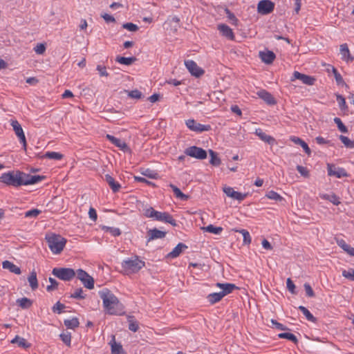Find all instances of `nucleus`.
I'll return each instance as SVG.
<instances>
[{"instance_id": "f257e3e1", "label": "nucleus", "mask_w": 354, "mask_h": 354, "mask_svg": "<svg viewBox=\"0 0 354 354\" xmlns=\"http://www.w3.org/2000/svg\"><path fill=\"white\" fill-rule=\"evenodd\" d=\"M98 294L102 299L106 313L112 315H121L124 313L122 304L111 290L103 288L98 292Z\"/></svg>"}, {"instance_id": "f03ea898", "label": "nucleus", "mask_w": 354, "mask_h": 354, "mask_svg": "<svg viewBox=\"0 0 354 354\" xmlns=\"http://www.w3.org/2000/svg\"><path fill=\"white\" fill-rule=\"evenodd\" d=\"M23 176L24 172L19 170H12L3 173L0 176V183L7 186L14 187L24 185Z\"/></svg>"}, {"instance_id": "7ed1b4c3", "label": "nucleus", "mask_w": 354, "mask_h": 354, "mask_svg": "<svg viewBox=\"0 0 354 354\" xmlns=\"http://www.w3.org/2000/svg\"><path fill=\"white\" fill-rule=\"evenodd\" d=\"M46 240L51 252L56 254L61 253L66 243V239L59 234H46Z\"/></svg>"}, {"instance_id": "20e7f679", "label": "nucleus", "mask_w": 354, "mask_h": 354, "mask_svg": "<svg viewBox=\"0 0 354 354\" xmlns=\"http://www.w3.org/2000/svg\"><path fill=\"white\" fill-rule=\"evenodd\" d=\"M145 266V262L140 260L139 257L136 255L132 259H127L122 261V267L126 271L136 273Z\"/></svg>"}, {"instance_id": "39448f33", "label": "nucleus", "mask_w": 354, "mask_h": 354, "mask_svg": "<svg viewBox=\"0 0 354 354\" xmlns=\"http://www.w3.org/2000/svg\"><path fill=\"white\" fill-rule=\"evenodd\" d=\"M52 274L63 281H70L75 276V270L69 268H55Z\"/></svg>"}, {"instance_id": "423d86ee", "label": "nucleus", "mask_w": 354, "mask_h": 354, "mask_svg": "<svg viewBox=\"0 0 354 354\" xmlns=\"http://www.w3.org/2000/svg\"><path fill=\"white\" fill-rule=\"evenodd\" d=\"M187 127L192 131L200 133L204 131H209L212 129L209 124H202L194 119H189L185 121Z\"/></svg>"}, {"instance_id": "0eeeda50", "label": "nucleus", "mask_w": 354, "mask_h": 354, "mask_svg": "<svg viewBox=\"0 0 354 354\" xmlns=\"http://www.w3.org/2000/svg\"><path fill=\"white\" fill-rule=\"evenodd\" d=\"M185 153L187 156L199 159V160H203L207 158V152L205 149L196 147V146H192L189 147H187L185 150Z\"/></svg>"}, {"instance_id": "6e6552de", "label": "nucleus", "mask_w": 354, "mask_h": 354, "mask_svg": "<svg viewBox=\"0 0 354 354\" xmlns=\"http://www.w3.org/2000/svg\"><path fill=\"white\" fill-rule=\"evenodd\" d=\"M296 80H299L302 83L308 86L313 85L316 81V79L313 76L301 73L299 71H295L290 77L291 82H294Z\"/></svg>"}, {"instance_id": "1a4fd4ad", "label": "nucleus", "mask_w": 354, "mask_h": 354, "mask_svg": "<svg viewBox=\"0 0 354 354\" xmlns=\"http://www.w3.org/2000/svg\"><path fill=\"white\" fill-rule=\"evenodd\" d=\"M185 65L192 75L196 77H199L204 73V71L193 60H185Z\"/></svg>"}, {"instance_id": "9d476101", "label": "nucleus", "mask_w": 354, "mask_h": 354, "mask_svg": "<svg viewBox=\"0 0 354 354\" xmlns=\"http://www.w3.org/2000/svg\"><path fill=\"white\" fill-rule=\"evenodd\" d=\"M274 8V3L270 0H261L257 5V10L261 15H268Z\"/></svg>"}, {"instance_id": "9b49d317", "label": "nucleus", "mask_w": 354, "mask_h": 354, "mask_svg": "<svg viewBox=\"0 0 354 354\" xmlns=\"http://www.w3.org/2000/svg\"><path fill=\"white\" fill-rule=\"evenodd\" d=\"M223 192L225 194L227 197L232 198V199H244L249 196L248 193H241L234 190L232 187H224Z\"/></svg>"}, {"instance_id": "f8f14e48", "label": "nucleus", "mask_w": 354, "mask_h": 354, "mask_svg": "<svg viewBox=\"0 0 354 354\" xmlns=\"http://www.w3.org/2000/svg\"><path fill=\"white\" fill-rule=\"evenodd\" d=\"M106 138L111 142L113 145H114L115 147H118L120 149H121L123 151H129V147H128L127 144L122 140L120 138H118L112 135L106 134Z\"/></svg>"}, {"instance_id": "ddd939ff", "label": "nucleus", "mask_w": 354, "mask_h": 354, "mask_svg": "<svg viewBox=\"0 0 354 354\" xmlns=\"http://www.w3.org/2000/svg\"><path fill=\"white\" fill-rule=\"evenodd\" d=\"M216 286L221 288V291L220 292L223 297L232 293L234 290L238 289L239 288L236 286L234 283H216Z\"/></svg>"}, {"instance_id": "4468645a", "label": "nucleus", "mask_w": 354, "mask_h": 354, "mask_svg": "<svg viewBox=\"0 0 354 354\" xmlns=\"http://www.w3.org/2000/svg\"><path fill=\"white\" fill-rule=\"evenodd\" d=\"M45 178H46L45 176H40V175L32 176V175L24 173V176H23L24 185H34L39 182L42 181Z\"/></svg>"}, {"instance_id": "2eb2a0df", "label": "nucleus", "mask_w": 354, "mask_h": 354, "mask_svg": "<svg viewBox=\"0 0 354 354\" xmlns=\"http://www.w3.org/2000/svg\"><path fill=\"white\" fill-rule=\"evenodd\" d=\"M257 95L269 105H274L277 103L272 95L265 89L259 90L257 91Z\"/></svg>"}, {"instance_id": "dca6fc26", "label": "nucleus", "mask_w": 354, "mask_h": 354, "mask_svg": "<svg viewBox=\"0 0 354 354\" xmlns=\"http://www.w3.org/2000/svg\"><path fill=\"white\" fill-rule=\"evenodd\" d=\"M218 30L220 33L230 40H234L235 38L232 29L226 24H221L218 25Z\"/></svg>"}, {"instance_id": "f3484780", "label": "nucleus", "mask_w": 354, "mask_h": 354, "mask_svg": "<svg viewBox=\"0 0 354 354\" xmlns=\"http://www.w3.org/2000/svg\"><path fill=\"white\" fill-rule=\"evenodd\" d=\"M259 57L261 61L266 64H272L276 58L275 54L271 50L261 51Z\"/></svg>"}, {"instance_id": "a211bd4d", "label": "nucleus", "mask_w": 354, "mask_h": 354, "mask_svg": "<svg viewBox=\"0 0 354 354\" xmlns=\"http://www.w3.org/2000/svg\"><path fill=\"white\" fill-rule=\"evenodd\" d=\"M254 133L259 138V139L269 145H273L275 143V139L271 136L266 134L260 128L256 129Z\"/></svg>"}, {"instance_id": "6ab92c4d", "label": "nucleus", "mask_w": 354, "mask_h": 354, "mask_svg": "<svg viewBox=\"0 0 354 354\" xmlns=\"http://www.w3.org/2000/svg\"><path fill=\"white\" fill-rule=\"evenodd\" d=\"M339 53L342 60L346 61L347 62H352L353 60V57H352L351 55L350 50L347 44L345 43L340 45Z\"/></svg>"}, {"instance_id": "aec40b11", "label": "nucleus", "mask_w": 354, "mask_h": 354, "mask_svg": "<svg viewBox=\"0 0 354 354\" xmlns=\"http://www.w3.org/2000/svg\"><path fill=\"white\" fill-rule=\"evenodd\" d=\"M111 346V354H127L120 343L115 342V336H112V339L109 342Z\"/></svg>"}, {"instance_id": "412c9836", "label": "nucleus", "mask_w": 354, "mask_h": 354, "mask_svg": "<svg viewBox=\"0 0 354 354\" xmlns=\"http://www.w3.org/2000/svg\"><path fill=\"white\" fill-rule=\"evenodd\" d=\"M145 216L147 218H151L156 221H161L163 212L156 211L153 207H149L145 209Z\"/></svg>"}, {"instance_id": "4be33fe9", "label": "nucleus", "mask_w": 354, "mask_h": 354, "mask_svg": "<svg viewBox=\"0 0 354 354\" xmlns=\"http://www.w3.org/2000/svg\"><path fill=\"white\" fill-rule=\"evenodd\" d=\"M166 232L161 231L157 228L149 230L147 232V235L149 236L147 241H150L153 239H162L166 236Z\"/></svg>"}, {"instance_id": "5701e85b", "label": "nucleus", "mask_w": 354, "mask_h": 354, "mask_svg": "<svg viewBox=\"0 0 354 354\" xmlns=\"http://www.w3.org/2000/svg\"><path fill=\"white\" fill-rule=\"evenodd\" d=\"M104 180L109 185L113 192L119 191L121 188L120 184L116 181L110 174H105Z\"/></svg>"}, {"instance_id": "b1692460", "label": "nucleus", "mask_w": 354, "mask_h": 354, "mask_svg": "<svg viewBox=\"0 0 354 354\" xmlns=\"http://www.w3.org/2000/svg\"><path fill=\"white\" fill-rule=\"evenodd\" d=\"M328 175L334 176L337 178H341L342 176H347L346 172L344 169L338 168V169L336 170V169L333 166L330 165H328Z\"/></svg>"}, {"instance_id": "393cba45", "label": "nucleus", "mask_w": 354, "mask_h": 354, "mask_svg": "<svg viewBox=\"0 0 354 354\" xmlns=\"http://www.w3.org/2000/svg\"><path fill=\"white\" fill-rule=\"evenodd\" d=\"M187 246L183 243H179L173 250L170 252L167 256L169 258H176L178 257L183 250L187 249Z\"/></svg>"}, {"instance_id": "a878e982", "label": "nucleus", "mask_w": 354, "mask_h": 354, "mask_svg": "<svg viewBox=\"0 0 354 354\" xmlns=\"http://www.w3.org/2000/svg\"><path fill=\"white\" fill-rule=\"evenodd\" d=\"M2 267L3 269L9 270L10 272L16 274H20L21 273L20 268L9 261H4L2 263Z\"/></svg>"}, {"instance_id": "bb28decb", "label": "nucleus", "mask_w": 354, "mask_h": 354, "mask_svg": "<svg viewBox=\"0 0 354 354\" xmlns=\"http://www.w3.org/2000/svg\"><path fill=\"white\" fill-rule=\"evenodd\" d=\"M290 140L292 141L295 144L300 145L304 151L308 154L310 155L311 153V150L309 148L308 144L304 142L302 139L300 138L296 137V136H292L290 138Z\"/></svg>"}, {"instance_id": "cd10ccee", "label": "nucleus", "mask_w": 354, "mask_h": 354, "mask_svg": "<svg viewBox=\"0 0 354 354\" xmlns=\"http://www.w3.org/2000/svg\"><path fill=\"white\" fill-rule=\"evenodd\" d=\"M10 342L12 344H17L18 346L23 348H28L31 346L30 343H28L26 339L19 335H16L15 337L10 341Z\"/></svg>"}, {"instance_id": "c85d7f7f", "label": "nucleus", "mask_w": 354, "mask_h": 354, "mask_svg": "<svg viewBox=\"0 0 354 354\" xmlns=\"http://www.w3.org/2000/svg\"><path fill=\"white\" fill-rule=\"evenodd\" d=\"M223 298V297L220 292L210 293L207 296V299L211 305L219 302Z\"/></svg>"}, {"instance_id": "c756f323", "label": "nucleus", "mask_w": 354, "mask_h": 354, "mask_svg": "<svg viewBox=\"0 0 354 354\" xmlns=\"http://www.w3.org/2000/svg\"><path fill=\"white\" fill-rule=\"evenodd\" d=\"M298 309L304 314L306 317V319L313 323H316L317 322V319L313 315V314L304 306H299Z\"/></svg>"}, {"instance_id": "7c9ffc66", "label": "nucleus", "mask_w": 354, "mask_h": 354, "mask_svg": "<svg viewBox=\"0 0 354 354\" xmlns=\"http://www.w3.org/2000/svg\"><path fill=\"white\" fill-rule=\"evenodd\" d=\"M16 302L17 305L23 309H28L32 304V301L27 297L18 299H17Z\"/></svg>"}, {"instance_id": "2f4dec72", "label": "nucleus", "mask_w": 354, "mask_h": 354, "mask_svg": "<svg viewBox=\"0 0 354 354\" xmlns=\"http://www.w3.org/2000/svg\"><path fill=\"white\" fill-rule=\"evenodd\" d=\"M64 324L67 328L74 330L79 326L80 322L77 317H73L70 319H65Z\"/></svg>"}, {"instance_id": "473e14b6", "label": "nucleus", "mask_w": 354, "mask_h": 354, "mask_svg": "<svg viewBox=\"0 0 354 354\" xmlns=\"http://www.w3.org/2000/svg\"><path fill=\"white\" fill-rule=\"evenodd\" d=\"M136 60V58L135 57H120L118 56L115 58V61L121 64L125 65V66H129L131 65Z\"/></svg>"}, {"instance_id": "72a5a7b5", "label": "nucleus", "mask_w": 354, "mask_h": 354, "mask_svg": "<svg viewBox=\"0 0 354 354\" xmlns=\"http://www.w3.org/2000/svg\"><path fill=\"white\" fill-rule=\"evenodd\" d=\"M30 286L32 290H36L38 288V281L37 279V273L35 271L30 272V276L28 277Z\"/></svg>"}, {"instance_id": "f704fd0d", "label": "nucleus", "mask_w": 354, "mask_h": 354, "mask_svg": "<svg viewBox=\"0 0 354 354\" xmlns=\"http://www.w3.org/2000/svg\"><path fill=\"white\" fill-rule=\"evenodd\" d=\"M202 230L204 232H207L212 233L214 234H220L223 231V227H216L212 224H209V225H207L206 227H202Z\"/></svg>"}, {"instance_id": "c9c22d12", "label": "nucleus", "mask_w": 354, "mask_h": 354, "mask_svg": "<svg viewBox=\"0 0 354 354\" xmlns=\"http://www.w3.org/2000/svg\"><path fill=\"white\" fill-rule=\"evenodd\" d=\"M235 232H239L243 235V244L244 245H250L252 241V238L250 236V234L249 232L244 229H240V230H234Z\"/></svg>"}, {"instance_id": "e433bc0d", "label": "nucleus", "mask_w": 354, "mask_h": 354, "mask_svg": "<svg viewBox=\"0 0 354 354\" xmlns=\"http://www.w3.org/2000/svg\"><path fill=\"white\" fill-rule=\"evenodd\" d=\"M209 155L211 156L209 162L214 166H219L221 163V159L218 158L217 153L213 150H209Z\"/></svg>"}, {"instance_id": "4c0bfd02", "label": "nucleus", "mask_w": 354, "mask_h": 354, "mask_svg": "<svg viewBox=\"0 0 354 354\" xmlns=\"http://www.w3.org/2000/svg\"><path fill=\"white\" fill-rule=\"evenodd\" d=\"M102 230L106 232L110 233L113 236H118L121 234V231L118 227H109V226H102Z\"/></svg>"}, {"instance_id": "58836bf2", "label": "nucleus", "mask_w": 354, "mask_h": 354, "mask_svg": "<svg viewBox=\"0 0 354 354\" xmlns=\"http://www.w3.org/2000/svg\"><path fill=\"white\" fill-rule=\"evenodd\" d=\"M278 337L280 339H287L295 344H297L298 342L297 337L294 334L290 333H281L278 335Z\"/></svg>"}, {"instance_id": "ea45409f", "label": "nucleus", "mask_w": 354, "mask_h": 354, "mask_svg": "<svg viewBox=\"0 0 354 354\" xmlns=\"http://www.w3.org/2000/svg\"><path fill=\"white\" fill-rule=\"evenodd\" d=\"M339 139L346 148L354 149V140H351L348 137L343 135H340Z\"/></svg>"}, {"instance_id": "a19ab883", "label": "nucleus", "mask_w": 354, "mask_h": 354, "mask_svg": "<svg viewBox=\"0 0 354 354\" xmlns=\"http://www.w3.org/2000/svg\"><path fill=\"white\" fill-rule=\"evenodd\" d=\"M44 157L48 159L59 160L63 158V155L56 151H47L44 155Z\"/></svg>"}, {"instance_id": "79ce46f5", "label": "nucleus", "mask_w": 354, "mask_h": 354, "mask_svg": "<svg viewBox=\"0 0 354 354\" xmlns=\"http://www.w3.org/2000/svg\"><path fill=\"white\" fill-rule=\"evenodd\" d=\"M161 221L165 222L166 223H169L173 226L177 225L176 221L173 218L172 216L170 214L166 212H163V216Z\"/></svg>"}, {"instance_id": "37998d69", "label": "nucleus", "mask_w": 354, "mask_h": 354, "mask_svg": "<svg viewBox=\"0 0 354 354\" xmlns=\"http://www.w3.org/2000/svg\"><path fill=\"white\" fill-rule=\"evenodd\" d=\"M129 329L133 332H136L139 329L138 322L134 319L133 316L128 317Z\"/></svg>"}, {"instance_id": "c03bdc74", "label": "nucleus", "mask_w": 354, "mask_h": 354, "mask_svg": "<svg viewBox=\"0 0 354 354\" xmlns=\"http://www.w3.org/2000/svg\"><path fill=\"white\" fill-rule=\"evenodd\" d=\"M10 124L17 136L24 133L21 124L17 120H11Z\"/></svg>"}, {"instance_id": "a18cd8bd", "label": "nucleus", "mask_w": 354, "mask_h": 354, "mask_svg": "<svg viewBox=\"0 0 354 354\" xmlns=\"http://www.w3.org/2000/svg\"><path fill=\"white\" fill-rule=\"evenodd\" d=\"M227 19L230 21L231 24L234 26H237L239 20L234 13H232L228 8L225 10Z\"/></svg>"}, {"instance_id": "49530a36", "label": "nucleus", "mask_w": 354, "mask_h": 354, "mask_svg": "<svg viewBox=\"0 0 354 354\" xmlns=\"http://www.w3.org/2000/svg\"><path fill=\"white\" fill-rule=\"evenodd\" d=\"M41 213V210L38 209H32L26 211L24 213V216L26 218H36Z\"/></svg>"}, {"instance_id": "de8ad7c7", "label": "nucleus", "mask_w": 354, "mask_h": 354, "mask_svg": "<svg viewBox=\"0 0 354 354\" xmlns=\"http://www.w3.org/2000/svg\"><path fill=\"white\" fill-rule=\"evenodd\" d=\"M82 282L84 284V287L89 290H91L94 288V279L90 275H88V277H86L85 279L82 281Z\"/></svg>"}, {"instance_id": "09e8293b", "label": "nucleus", "mask_w": 354, "mask_h": 354, "mask_svg": "<svg viewBox=\"0 0 354 354\" xmlns=\"http://www.w3.org/2000/svg\"><path fill=\"white\" fill-rule=\"evenodd\" d=\"M142 174L151 179H156L158 176V174L156 171L150 169H145L143 171H142Z\"/></svg>"}, {"instance_id": "8fccbe9b", "label": "nucleus", "mask_w": 354, "mask_h": 354, "mask_svg": "<svg viewBox=\"0 0 354 354\" xmlns=\"http://www.w3.org/2000/svg\"><path fill=\"white\" fill-rule=\"evenodd\" d=\"M128 96L132 99L140 100L143 97V94L141 91L138 89H134L130 91H128Z\"/></svg>"}, {"instance_id": "3c124183", "label": "nucleus", "mask_w": 354, "mask_h": 354, "mask_svg": "<svg viewBox=\"0 0 354 354\" xmlns=\"http://www.w3.org/2000/svg\"><path fill=\"white\" fill-rule=\"evenodd\" d=\"M334 122L337 124L338 129L342 133H347L348 132V128L343 124L342 121L339 118H335Z\"/></svg>"}, {"instance_id": "603ef678", "label": "nucleus", "mask_w": 354, "mask_h": 354, "mask_svg": "<svg viewBox=\"0 0 354 354\" xmlns=\"http://www.w3.org/2000/svg\"><path fill=\"white\" fill-rule=\"evenodd\" d=\"M170 187L172 189L174 194L175 195V196L176 198H180L182 199L187 198V196L185 194H184L181 192V190L179 188H178L176 186H175L174 185H171Z\"/></svg>"}, {"instance_id": "864d4df0", "label": "nucleus", "mask_w": 354, "mask_h": 354, "mask_svg": "<svg viewBox=\"0 0 354 354\" xmlns=\"http://www.w3.org/2000/svg\"><path fill=\"white\" fill-rule=\"evenodd\" d=\"M66 306L59 301H57L52 308V310L54 313L61 314L63 313Z\"/></svg>"}, {"instance_id": "5fc2aeb1", "label": "nucleus", "mask_w": 354, "mask_h": 354, "mask_svg": "<svg viewBox=\"0 0 354 354\" xmlns=\"http://www.w3.org/2000/svg\"><path fill=\"white\" fill-rule=\"evenodd\" d=\"M342 276L351 281H354V269L349 268L348 270H344L342 271Z\"/></svg>"}, {"instance_id": "6e6d98bb", "label": "nucleus", "mask_w": 354, "mask_h": 354, "mask_svg": "<svg viewBox=\"0 0 354 354\" xmlns=\"http://www.w3.org/2000/svg\"><path fill=\"white\" fill-rule=\"evenodd\" d=\"M71 297L74 299H83L86 297V295H84L82 288H77L71 295Z\"/></svg>"}, {"instance_id": "4d7b16f0", "label": "nucleus", "mask_w": 354, "mask_h": 354, "mask_svg": "<svg viewBox=\"0 0 354 354\" xmlns=\"http://www.w3.org/2000/svg\"><path fill=\"white\" fill-rule=\"evenodd\" d=\"M49 282L50 283V285L47 286L46 287V290L48 292H51L57 288L59 283L55 279L50 277Z\"/></svg>"}, {"instance_id": "13d9d810", "label": "nucleus", "mask_w": 354, "mask_h": 354, "mask_svg": "<svg viewBox=\"0 0 354 354\" xmlns=\"http://www.w3.org/2000/svg\"><path fill=\"white\" fill-rule=\"evenodd\" d=\"M337 101L339 104V108L342 109V110H346L347 109L348 106L346 105V100H345V98L341 95H337Z\"/></svg>"}, {"instance_id": "bf43d9fd", "label": "nucleus", "mask_w": 354, "mask_h": 354, "mask_svg": "<svg viewBox=\"0 0 354 354\" xmlns=\"http://www.w3.org/2000/svg\"><path fill=\"white\" fill-rule=\"evenodd\" d=\"M271 324H272V328H275L278 330H289L286 326H284L283 324L278 322L277 320L275 319H271Z\"/></svg>"}, {"instance_id": "052dcab7", "label": "nucleus", "mask_w": 354, "mask_h": 354, "mask_svg": "<svg viewBox=\"0 0 354 354\" xmlns=\"http://www.w3.org/2000/svg\"><path fill=\"white\" fill-rule=\"evenodd\" d=\"M60 338L62 341L66 345L70 346H71V335L70 333H68L66 334L62 333L60 335Z\"/></svg>"}, {"instance_id": "680f3d73", "label": "nucleus", "mask_w": 354, "mask_h": 354, "mask_svg": "<svg viewBox=\"0 0 354 354\" xmlns=\"http://www.w3.org/2000/svg\"><path fill=\"white\" fill-rule=\"evenodd\" d=\"M304 289L306 291V295L307 297H315V292L309 283H305L304 285Z\"/></svg>"}, {"instance_id": "e2e57ef3", "label": "nucleus", "mask_w": 354, "mask_h": 354, "mask_svg": "<svg viewBox=\"0 0 354 354\" xmlns=\"http://www.w3.org/2000/svg\"><path fill=\"white\" fill-rule=\"evenodd\" d=\"M286 287L288 290L292 293V294H296L295 291V285L294 284L293 281L290 278H288L286 281Z\"/></svg>"}, {"instance_id": "0e129e2a", "label": "nucleus", "mask_w": 354, "mask_h": 354, "mask_svg": "<svg viewBox=\"0 0 354 354\" xmlns=\"http://www.w3.org/2000/svg\"><path fill=\"white\" fill-rule=\"evenodd\" d=\"M123 28L131 32H135L138 30V26L133 23H126L122 25Z\"/></svg>"}, {"instance_id": "69168bd1", "label": "nucleus", "mask_w": 354, "mask_h": 354, "mask_svg": "<svg viewBox=\"0 0 354 354\" xmlns=\"http://www.w3.org/2000/svg\"><path fill=\"white\" fill-rule=\"evenodd\" d=\"M297 171L302 176H304V177H308L309 176V171L308 170V169L305 167H303L301 165H297Z\"/></svg>"}, {"instance_id": "338daca9", "label": "nucleus", "mask_w": 354, "mask_h": 354, "mask_svg": "<svg viewBox=\"0 0 354 354\" xmlns=\"http://www.w3.org/2000/svg\"><path fill=\"white\" fill-rule=\"evenodd\" d=\"M333 73L334 74V77L337 84H342L344 82L343 78L341 74L334 67L333 68Z\"/></svg>"}, {"instance_id": "774afa93", "label": "nucleus", "mask_w": 354, "mask_h": 354, "mask_svg": "<svg viewBox=\"0 0 354 354\" xmlns=\"http://www.w3.org/2000/svg\"><path fill=\"white\" fill-rule=\"evenodd\" d=\"M34 50L38 55H42L46 51V46L44 44H37L34 48Z\"/></svg>"}]
</instances>
